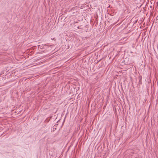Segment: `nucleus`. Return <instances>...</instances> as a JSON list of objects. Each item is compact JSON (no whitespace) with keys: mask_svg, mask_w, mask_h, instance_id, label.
I'll list each match as a JSON object with an SVG mask.
<instances>
[{"mask_svg":"<svg viewBox=\"0 0 158 158\" xmlns=\"http://www.w3.org/2000/svg\"><path fill=\"white\" fill-rule=\"evenodd\" d=\"M139 84H142V77H139Z\"/></svg>","mask_w":158,"mask_h":158,"instance_id":"f257e3e1","label":"nucleus"},{"mask_svg":"<svg viewBox=\"0 0 158 158\" xmlns=\"http://www.w3.org/2000/svg\"><path fill=\"white\" fill-rule=\"evenodd\" d=\"M54 38H51V40H54Z\"/></svg>","mask_w":158,"mask_h":158,"instance_id":"f03ea898","label":"nucleus"}]
</instances>
